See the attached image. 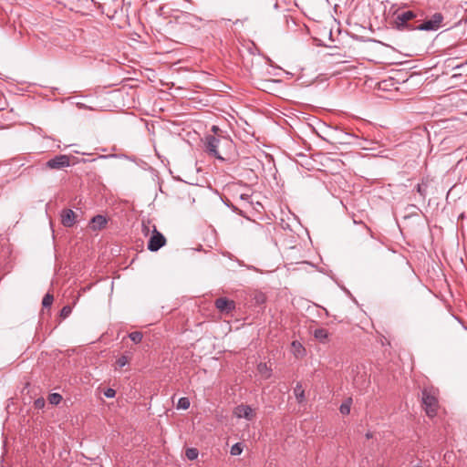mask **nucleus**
I'll use <instances>...</instances> for the list:
<instances>
[{
    "instance_id": "nucleus-1",
    "label": "nucleus",
    "mask_w": 467,
    "mask_h": 467,
    "mask_svg": "<svg viewBox=\"0 0 467 467\" xmlns=\"http://www.w3.org/2000/svg\"><path fill=\"white\" fill-rule=\"evenodd\" d=\"M422 404L429 417L432 418L436 416L439 408L437 389L425 388L422 390Z\"/></svg>"
},
{
    "instance_id": "nucleus-2",
    "label": "nucleus",
    "mask_w": 467,
    "mask_h": 467,
    "mask_svg": "<svg viewBox=\"0 0 467 467\" xmlns=\"http://www.w3.org/2000/svg\"><path fill=\"white\" fill-rule=\"evenodd\" d=\"M166 244V238L161 234L156 226H153L152 235L149 239L147 247L150 252H157Z\"/></svg>"
},
{
    "instance_id": "nucleus-3",
    "label": "nucleus",
    "mask_w": 467,
    "mask_h": 467,
    "mask_svg": "<svg viewBox=\"0 0 467 467\" xmlns=\"http://www.w3.org/2000/svg\"><path fill=\"white\" fill-rule=\"evenodd\" d=\"M443 20V16L441 13H435L431 19L416 26L417 30L422 31H433L437 30Z\"/></svg>"
},
{
    "instance_id": "nucleus-4",
    "label": "nucleus",
    "mask_w": 467,
    "mask_h": 467,
    "mask_svg": "<svg viewBox=\"0 0 467 467\" xmlns=\"http://www.w3.org/2000/svg\"><path fill=\"white\" fill-rule=\"evenodd\" d=\"M416 16V15L412 11H406L403 12L397 16V27L400 30H415L416 26H412L409 24V21L413 19Z\"/></svg>"
},
{
    "instance_id": "nucleus-5",
    "label": "nucleus",
    "mask_w": 467,
    "mask_h": 467,
    "mask_svg": "<svg viewBox=\"0 0 467 467\" xmlns=\"http://www.w3.org/2000/svg\"><path fill=\"white\" fill-rule=\"evenodd\" d=\"M46 166L52 170H60L70 166V157L67 155L60 154L48 160Z\"/></svg>"
},
{
    "instance_id": "nucleus-6",
    "label": "nucleus",
    "mask_w": 467,
    "mask_h": 467,
    "mask_svg": "<svg viewBox=\"0 0 467 467\" xmlns=\"http://www.w3.org/2000/svg\"><path fill=\"white\" fill-rule=\"evenodd\" d=\"M234 414L238 419L244 418L247 420H253L255 417L254 410L249 405L245 404H240L235 407Z\"/></svg>"
},
{
    "instance_id": "nucleus-7",
    "label": "nucleus",
    "mask_w": 467,
    "mask_h": 467,
    "mask_svg": "<svg viewBox=\"0 0 467 467\" xmlns=\"http://www.w3.org/2000/svg\"><path fill=\"white\" fill-rule=\"evenodd\" d=\"M215 307L223 314H229L235 309V303L234 300L225 297H219L214 302Z\"/></svg>"
},
{
    "instance_id": "nucleus-8",
    "label": "nucleus",
    "mask_w": 467,
    "mask_h": 467,
    "mask_svg": "<svg viewBox=\"0 0 467 467\" xmlns=\"http://www.w3.org/2000/svg\"><path fill=\"white\" fill-rule=\"evenodd\" d=\"M220 142V138L210 135L206 138V149L210 155H213L217 159L223 160V157L219 154L218 151Z\"/></svg>"
},
{
    "instance_id": "nucleus-9",
    "label": "nucleus",
    "mask_w": 467,
    "mask_h": 467,
    "mask_svg": "<svg viewBox=\"0 0 467 467\" xmlns=\"http://www.w3.org/2000/svg\"><path fill=\"white\" fill-rule=\"evenodd\" d=\"M61 223L65 227H72L76 223L77 215L71 209H64L60 214Z\"/></svg>"
},
{
    "instance_id": "nucleus-10",
    "label": "nucleus",
    "mask_w": 467,
    "mask_h": 467,
    "mask_svg": "<svg viewBox=\"0 0 467 467\" xmlns=\"http://www.w3.org/2000/svg\"><path fill=\"white\" fill-rule=\"evenodd\" d=\"M90 223L92 230L98 231L103 229L106 226L108 220L104 215L98 214L91 219Z\"/></svg>"
},
{
    "instance_id": "nucleus-11",
    "label": "nucleus",
    "mask_w": 467,
    "mask_h": 467,
    "mask_svg": "<svg viewBox=\"0 0 467 467\" xmlns=\"http://www.w3.org/2000/svg\"><path fill=\"white\" fill-rule=\"evenodd\" d=\"M314 337L317 338L319 342L325 343L327 340L328 337V332L325 328H317L314 331Z\"/></svg>"
},
{
    "instance_id": "nucleus-12",
    "label": "nucleus",
    "mask_w": 467,
    "mask_h": 467,
    "mask_svg": "<svg viewBox=\"0 0 467 467\" xmlns=\"http://www.w3.org/2000/svg\"><path fill=\"white\" fill-rule=\"evenodd\" d=\"M294 393L298 403H302L305 401V390L303 389L301 383L298 382L296 384V386L294 389Z\"/></svg>"
},
{
    "instance_id": "nucleus-13",
    "label": "nucleus",
    "mask_w": 467,
    "mask_h": 467,
    "mask_svg": "<svg viewBox=\"0 0 467 467\" xmlns=\"http://www.w3.org/2000/svg\"><path fill=\"white\" fill-rule=\"evenodd\" d=\"M351 404H352V399L351 398H348V400H346L341 405H340V408H339V410L340 412L343 414V415H348L349 414L350 412V408H351Z\"/></svg>"
},
{
    "instance_id": "nucleus-14",
    "label": "nucleus",
    "mask_w": 467,
    "mask_h": 467,
    "mask_svg": "<svg viewBox=\"0 0 467 467\" xmlns=\"http://www.w3.org/2000/svg\"><path fill=\"white\" fill-rule=\"evenodd\" d=\"M427 188H428V183L426 182L422 181L420 183H418V185L416 186V191L422 198H425L426 194H427Z\"/></svg>"
},
{
    "instance_id": "nucleus-15",
    "label": "nucleus",
    "mask_w": 467,
    "mask_h": 467,
    "mask_svg": "<svg viewBox=\"0 0 467 467\" xmlns=\"http://www.w3.org/2000/svg\"><path fill=\"white\" fill-rule=\"evenodd\" d=\"M62 396L59 393H51L48 396V401L52 405H58L62 400Z\"/></svg>"
},
{
    "instance_id": "nucleus-16",
    "label": "nucleus",
    "mask_w": 467,
    "mask_h": 467,
    "mask_svg": "<svg viewBox=\"0 0 467 467\" xmlns=\"http://www.w3.org/2000/svg\"><path fill=\"white\" fill-rule=\"evenodd\" d=\"M243 450H244L243 444L241 442H237L232 446L230 452H231V455L237 456L243 452Z\"/></svg>"
},
{
    "instance_id": "nucleus-17",
    "label": "nucleus",
    "mask_w": 467,
    "mask_h": 467,
    "mask_svg": "<svg viewBox=\"0 0 467 467\" xmlns=\"http://www.w3.org/2000/svg\"><path fill=\"white\" fill-rule=\"evenodd\" d=\"M129 337L131 341H133L135 344L140 343L142 340L143 335L141 332L134 331L129 334Z\"/></svg>"
},
{
    "instance_id": "nucleus-18",
    "label": "nucleus",
    "mask_w": 467,
    "mask_h": 467,
    "mask_svg": "<svg viewBox=\"0 0 467 467\" xmlns=\"http://www.w3.org/2000/svg\"><path fill=\"white\" fill-rule=\"evenodd\" d=\"M198 450L195 448H189L185 451V455L189 460H195L198 457Z\"/></svg>"
},
{
    "instance_id": "nucleus-19",
    "label": "nucleus",
    "mask_w": 467,
    "mask_h": 467,
    "mask_svg": "<svg viewBox=\"0 0 467 467\" xmlns=\"http://www.w3.org/2000/svg\"><path fill=\"white\" fill-rule=\"evenodd\" d=\"M54 301V297L51 294L47 293L44 297H43V300H42V306L44 307H49L52 303Z\"/></svg>"
},
{
    "instance_id": "nucleus-20",
    "label": "nucleus",
    "mask_w": 467,
    "mask_h": 467,
    "mask_svg": "<svg viewBox=\"0 0 467 467\" xmlns=\"http://www.w3.org/2000/svg\"><path fill=\"white\" fill-rule=\"evenodd\" d=\"M404 274L410 282L413 283V282L417 281V276H416L415 273L412 270H410L409 267H407L405 269Z\"/></svg>"
},
{
    "instance_id": "nucleus-21",
    "label": "nucleus",
    "mask_w": 467,
    "mask_h": 467,
    "mask_svg": "<svg viewBox=\"0 0 467 467\" xmlns=\"http://www.w3.org/2000/svg\"><path fill=\"white\" fill-rule=\"evenodd\" d=\"M130 361V358L126 356V355H122L120 356L117 360H116V365L119 367V368H123L124 366H126Z\"/></svg>"
},
{
    "instance_id": "nucleus-22",
    "label": "nucleus",
    "mask_w": 467,
    "mask_h": 467,
    "mask_svg": "<svg viewBox=\"0 0 467 467\" xmlns=\"http://www.w3.org/2000/svg\"><path fill=\"white\" fill-rule=\"evenodd\" d=\"M190 407V400L188 398H181L178 401V408L187 410Z\"/></svg>"
},
{
    "instance_id": "nucleus-23",
    "label": "nucleus",
    "mask_w": 467,
    "mask_h": 467,
    "mask_svg": "<svg viewBox=\"0 0 467 467\" xmlns=\"http://www.w3.org/2000/svg\"><path fill=\"white\" fill-rule=\"evenodd\" d=\"M72 312V307L70 306H65L60 311V317L62 318H67Z\"/></svg>"
},
{
    "instance_id": "nucleus-24",
    "label": "nucleus",
    "mask_w": 467,
    "mask_h": 467,
    "mask_svg": "<svg viewBox=\"0 0 467 467\" xmlns=\"http://www.w3.org/2000/svg\"><path fill=\"white\" fill-rule=\"evenodd\" d=\"M254 299L255 300L256 304L261 305L265 302V296L263 293H257L255 294Z\"/></svg>"
},
{
    "instance_id": "nucleus-25",
    "label": "nucleus",
    "mask_w": 467,
    "mask_h": 467,
    "mask_svg": "<svg viewBox=\"0 0 467 467\" xmlns=\"http://www.w3.org/2000/svg\"><path fill=\"white\" fill-rule=\"evenodd\" d=\"M46 401L43 398H38L35 400V407L36 409H42L45 407Z\"/></svg>"
},
{
    "instance_id": "nucleus-26",
    "label": "nucleus",
    "mask_w": 467,
    "mask_h": 467,
    "mask_svg": "<svg viewBox=\"0 0 467 467\" xmlns=\"http://www.w3.org/2000/svg\"><path fill=\"white\" fill-rule=\"evenodd\" d=\"M104 395L107 397V398H114L115 395H116V390L111 389V388H109L107 389L105 391H104Z\"/></svg>"
},
{
    "instance_id": "nucleus-27",
    "label": "nucleus",
    "mask_w": 467,
    "mask_h": 467,
    "mask_svg": "<svg viewBox=\"0 0 467 467\" xmlns=\"http://www.w3.org/2000/svg\"><path fill=\"white\" fill-rule=\"evenodd\" d=\"M258 369H259V371H260L261 373H263V374H265V373H266V372H267L266 377H269V376H270V373H269L268 368H267V367H266V365H265V364H262V363H261V364H259V365H258Z\"/></svg>"
},
{
    "instance_id": "nucleus-28",
    "label": "nucleus",
    "mask_w": 467,
    "mask_h": 467,
    "mask_svg": "<svg viewBox=\"0 0 467 467\" xmlns=\"http://www.w3.org/2000/svg\"><path fill=\"white\" fill-rule=\"evenodd\" d=\"M372 437H373V434L371 432L368 431V432L366 433V438L367 439H371Z\"/></svg>"
},
{
    "instance_id": "nucleus-29",
    "label": "nucleus",
    "mask_w": 467,
    "mask_h": 467,
    "mask_svg": "<svg viewBox=\"0 0 467 467\" xmlns=\"http://www.w3.org/2000/svg\"><path fill=\"white\" fill-rule=\"evenodd\" d=\"M240 198L243 200H247L249 198V196L246 194H241Z\"/></svg>"
},
{
    "instance_id": "nucleus-30",
    "label": "nucleus",
    "mask_w": 467,
    "mask_h": 467,
    "mask_svg": "<svg viewBox=\"0 0 467 467\" xmlns=\"http://www.w3.org/2000/svg\"><path fill=\"white\" fill-rule=\"evenodd\" d=\"M212 130L213 132H217V130H219V128L217 126H213Z\"/></svg>"
},
{
    "instance_id": "nucleus-31",
    "label": "nucleus",
    "mask_w": 467,
    "mask_h": 467,
    "mask_svg": "<svg viewBox=\"0 0 467 467\" xmlns=\"http://www.w3.org/2000/svg\"><path fill=\"white\" fill-rule=\"evenodd\" d=\"M5 114V110L3 109H0V117H4V115Z\"/></svg>"
},
{
    "instance_id": "nucleus-32",
    "label": "nucleus",
    "mask_w": 467,
    "mask_h": 467,
    "mask_svg": "<svg viewBox=\"0 0 467 467\" xmlns=\"http://www.w3.org/2000/svg\"><path fill=\"white\" fill-rule=\"evenodd\" d=\"M143 231L146 232V234H148L150 232V229L143 225Z\"/></svg>"
},
{
    "instance_id": "nucleus-33",
    "label": "nucleus",
    "mask_w": 467,
    "mask_h": 467,
    "mask_svg": "<svg viewBox=\"0 0 467 467\" xmlns=\"http://www.w3.org/2000/svg\"><path fill=\"white\" fill-rule=\"evenodd\" d=\"M187 16L191 19H197L195 16H192V15H187Z\"/></svg>"
}]
</instances>
